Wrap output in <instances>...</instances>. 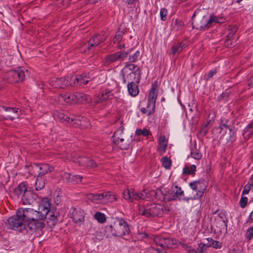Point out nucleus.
<instances>
[{
    "label": "nucleus",
    "mask_w": 253,
    "mask_h": 253,
    "mask_svg": "<svg viewBox=\"0 0 253 253\" xmlns=\"http://www.w3.org/2000/svg\"><path fill=\"white\" fill-rule=\"evenodd\" d=\"M23 211L28 227L26 229L30 230L31 234L44 227V220L46 217L44 212L31 208H23Z\"/></svg>",
    "instance_id": "1"
},
{
    "label": "nucleus",
    "mask_w": 253,
    "mask_h": 253,
    "mask_svg": "<svg viewBox=\"0 0 253 253\" xmlns=\"http://www.w3.org/2000/svg\"><path fill=\"white\" fill-rule=\"evenodd\" d=\"M24 215L23 211V208L18 209L16 214L8 218L6 222L7 227L10 229L26 232H30V230H27L26 221L25 220Z\"/></svg>",
    "instance_id": "2"
},
{
    "label": "nucleus",
    "mask_w": 253,
    "mask_h": 253,
    "mask_svg": "<svg viewBox=\"0 0 253 253\" xmlns=\"http://www.w3.org/2000/svg\"><path fill=\"white\" fill-rule=\"evenodd\" d=\"M113 235L123 237L128 235L130 233L129 225L124 219L116 218L112 224L110 225Z\"/></svg>",
    "instance_id": "3"
},
{
    "label": "nucleus",
    "mask_w": 253,
    "mask_h": 253,
    "mask_svg": "<svg viewBox=\"0 0 253 253\" xmlns=\"http://www.w3.org/2000/svg\"><path fill=\"white\" fill-rule=\"evenodd\" d=\"M54 117L60 122L68 125H70L75 127L83 126V123L85 121V118L81 116L72 115L70 117L65 115L61 112L56 111L54 113Z\"/></svg>",
    "instance_id": "4"
},
{
    "label": "nucleus",
    "mask_w": 253,
    "mask_h": 253,
    "mask_svg": "<svg viewBox=\"0 0 253 253\" xmlns=\"http://www.w3.org/2000/svg\"><path fill=\"white\" fill-rule=\"evenodd\" d=\"M163 206L160 204L152 203L146 206H139L138 213L146 217L160 216L163 212Z\"/></svg>",
    "instance_id": "5"
},
{
    "label": "nucleus",
    "mask_w": 253,
    "mask_h": 253,
    "mask_svg": "<svg viewBox=\"0 0 253 253\" xmlns=\"http://www.w3.org/2000/svg\"><path fill=\"white\" fill-rule=\"evenodd\" d=\"M124 127L121 126L114 133L112 137L113 143L121 149L127 150L130 145L127 137L124 133Z\"/></svg>",
    "instance_id": "6"
},
{
    "label": "nucleus",
    "mask_w": 253,
    "mask_h": 253,
    "mask_svg": "<svg viewBox=\"0 0 253 253\" xmlns=\"http://www.w3.org/2000/svg\"><path fill=\"white\" fill-rule=\"evenodd\" d=\"M193 27L198 30L204 29L210 27L209 17L202 16L201 14V10L197 9L194 13L192 17Z\"/></svg>",
    "instance_id": "7"
},
{
    "label": "nucleus",
    "mask_w": 253,
    "mask_h": 253,
    "mask_svg": "<svg viewBox=\"0 0 253 253\" xmlns=\"http://www.w3.org/2000/svg\"><path fill=\"white\" fill-rule=\"evenodd\" d=\"M26 168L29 169V172L36 176L42 177L46 173L51 172L53 170V168L51 167L48 164H34L31 166H25Z\"/></svg>",
    "instance_id": "8"
},
{
    "label": "nucleus",
    "mask_w": 253,
    "mask_h": 253,
    "mask_svg": "<svg viewBox=\"0 0 253 253\" xmlns=\"http://www.w3.org/2000/svg\"><path fill=\"white\" fill-rule=\"evenodd\" d=\"M171 193H168L165 195L164 199L168 201H177V200H183L188 202L190 200H193L191 197H183L181 198L182 196L184 195V191L182 190L181 188L177 185L172 186L171 188Z\"/></svg>",
    "instance_id": "9"
},
{
    "label": "nucleus",
    "mask_w": 253,
    "mask_h": 253,
    "mask_svg": "<svg viewBox=\"0 0 253 253\" xmlns=\"http://www.w3.org/2000/svg\"><path fill=\"white\" fill-rule=\"evenodd\" d=\"M207 182L206 181L201 179L198 181H195L189 183L190 188L196 191V195L194 198H192L193 200L198 199L203 195L204 193L207 188Z\"/></svg>",
    "instance_id": "10"
},
{
    "label": "nucleus",
    "mask_w": 253,
    "mask_h": 253,
    "mask_svg": "<svg viewBox=\"0 0 253 253\" xmlns=\"http://www.w3.org/2000/svg\"><path fill=\"white\" fill-rule=\"evenodd\" d=\"M157 92V85L155 84H152L148 96L147 107L150 109L148 113V115H150L155 109Z\"/></svg>",
    "instance_id": "11"
},
{
    "label": "nucleus",
    "mask_w": 253,
    "mask_h": 253,
    "mask_svg": "<svg viewBox=\"0 0 253 253\" xmlns=\"http://www.w3.org/2000/svg\"><path fill=\"white\" fill-rule=\"evenodd\" d=\"M27 74V70L23 67H18L15 70L10 71L8 72V76L12 81L16 83L25 80Z\"/></svg>",
    "instance_id": "12"
},
{
    "label": "nucleus",
    "mask_w": 253,
    "mask_h": 253,
    "mask_svg": "<svg viewBox=\"0 0 253 253\" xmlns=\"http://www.w3.org/2000/svg\"><path fill=\"white\" fill-rule=\"evenodd\" d=\"M128 55V52L125 51H120L107 55L105 59L104 62L106 64H110L116 61H123Z\"/></svg>",
    "instance_id": "13"
},
{
    "label": "nucleus",
    "mask_w": 253,
    "mask_h": 253,
    "mask_svg": "<svg viewBox=\"0 0 253 253\" xmlns=\"http://www.w3.org/2000/svg\"><path fill=\"white\" fill-rule=\"evenodd\" d=\"M73 161L78 164L79 166L88 169L95 168L97 166V163L92 159L84 156H79L78 158H73Z\"/></svg>",
    "instance_id": "14"
},
{
    "label": "nucleus",
    "mask_w": 253,
    "mask_h": 253,
    "mask_svg": "<svg viewBox=\"0 0 253 253\" xmlns=\"http://www.w3.org/2000/svg\"><path fill=\"white\" fill-rule=\"evenodd\" d=\"M123 197L126 200L133 202L135 200L144 199L145 196L143 193H139L133 189H127L124 192Z\"/></svg>",
    "instance_id": "15"
},
{
    "label": "nucleus",
    "mask_w": 253,
    "mask_h": 253,
    "mask_svg": "<svg viewBox=\"0 0 253 253\" xmlns=\"http://www.w3.org/2000/svg\"><path fill=\"white\" fill-rule=\"evenodd\" d=\"M2 108L6 114L0 117V120L9 119L12 121L19 118L20 110L18 108H7L4 106H2Z\"/></svg>",
    "instance_id": "16"
},
{
    "label": "nucleus",
    "mask_w": 253,
    "mask_h": 253,
    "mask_svg": "<svg viewBox=\"0 0 253 253\" xmlns=\"http://www.w3.org/2000/svg\"><path fill=\"white\" fill-rule=\"evenodd\" d=\"M71 217L76 224L81 225L84 221V211L81 209H77L71 208L70 210Z\"/></svg>",
    "instance_id": "17"
},
{
    "label": "nucleus",
    "mask_w": 253,
    "mask_h": 253,
    "mask_svg": "<svg viewBox=\"0 0 253 253\" xmlns=\"http://www.w3.org/2000/svg\"><path fill=\"white\" fill-rule=\"evenodd\" d=\"M122 74L123 76V82L124 84H126V82H133L136 78V75H137V78L138 80H140V71L139 68L135 70V72H126L125 69L122 70Z\"/></svg>",
    "instance_id": "18"
},
{
    "label": "nucleus",
    "mask_w": 253,
    "mask_h": 253,
    "mask_svg": "<svg viewBox=\"0 0 253 253\" xmlns=\"http://www.w3.org/2000/svg\"><path fill=\"white\" fill-rule=\"evenodd\" d=\"M104 33L102 32L100 34L95 35L88 42L87 46L90 50L93 47L98 45L100 42H103L106 39Z\"/></svg>",
    "instance_id": "19"
},
{
    "label": "nucleus",
    "mask_w": 253,
    "mask_h": 253,
    "mask_svg": "<svg viewBox=\"0 0 253 253\" xmlns=\"http://www.w3.org/2000/svg\"><path fill=\"white\" fill-rule=\"evenodd\" d=\"M49 82L50 84L55 88H64L68 86V81L66 80V77H53L50 79Z\"/></svg>",
    "instance_id": "20"
},
{
    "label": "nucleus",
    "mask_w": 253,
    "mask_h": 253,
    "mask_svg": "<svg viewBox=\"0 0 253 253\" xmlns=\"http://www.w3.org/2000/svg\"><path fill=\"white\" fill-rule=\"evenodd\" d=\"M50 209V200L47 198H42L40 202L38 210L41 211L42 213L44 212V215H46Z\"/></svg>",
    "instance_id": "21"
},
{
    "label": "nucleus",
    "mask_w": 253,
    "mask_h": 253,
    "mask_svg": "<svg viewBox=\"0 0 253 253\" xmlns=\"http://www.w3.org/2000/svg\"><path fill=\"white\" fill-rule=\"evenodd\" d=\"M37 197V195L33 193L31 191L28 190L21 197V200L23 204L30 205L36 200Z\"/></svg>",
    "instance_id": "22"
},
{
    "label": "nucleus",
    "mask_w": 253,
    "mask_h": 253,
    "mask_svg": "<svg viewBox=\"0 0 253 253\" xmlns=\"http://www.w3.org/2000/svg\"><path fill=\"white\" fill-rule=\"evenodd\" d=\"M86 197L87 200L96 204L104 203V192L101 194L88 193Z\"/></svg>",
    "instance_id": "23"
},
{
    "label": "nucleus",
    "mask_w": 253,
    "mask_h": 253,
    "mask_svg": "<svg viewBox=\"0 0 253 253\" xmlns=\"http://www.w3.org/2000/svg\"><path fill=\"white\" fill-rule=\"evenodd\" d=\"M168 140L165 136L161 135L159 137L158 150L161 154H163L166 152V148L168 146Z\"/></svg>",
    "instance_id": "24"
},
{
    "label": "nucleus",
    "mask_w": 253,
    "mask_h": 253,
    "mask_svg": "<svg viewBox=\"0 0 253 253\" xmlns=\"http://www.w3.org/2000/svg\"><path fill=\"white\" fill-rule=\"evenodd\" d=\"M90 98L88 95L82 92L74 93V103H83L85 101H89Z\"/></svg>",
    "instance_id": "25"
},
{
    "label": "nucleus",
    "mask_w": 253,
    "mask_h": 253,
    "mask_svg": "<svg viewBox=\"0 0 253 253\" xmlns=\"http://www.w3.org/2000/svg\"><path fill=\"white\" fill-rule=\"evenodd\" d=\"M59 100L63 101L67 104H71L74 103V93L68 92L62 93L60 94Z\"/></svg>",
    "instance_id": "26"
},
{
    "label": "nucleus",
    "mask_w": 253,
    "mask_h": 253,
    "mask_svg": "<svg viewBox=\"0 0 253 253\" xmlns=\"http://www.w3.org/2000/svg\"><path fill=\"white\" fill-rule=\"evenodd\" d=\"M127 90L129 94L133 97L136 96L139 93L137 85L133 82H130L128 83Z\"/></svg>",
    "instance_id": "27"
},
{
    "label": "nucleus",
    "mask_w": 253,
    "mask_h": 253,
    "mask_svg": "<svg viewBox=\"0 0 253 253\" xmlns=\"http://www.w3.org/2000/svg\"><path fill=\"white\" fill-rule=\"evenodd\" d=\"M28 191L27 187L24 182L20 183L18 187L14 189V192L18 197H22Z\"/></svg>",
    "instance_id": "28"
},
{
    "label": "nucleus",
    "mask_w": 253,
    "mask_h": 253,
    "mask_svg": "<svg viewBox=\"0 0 253 253\" xmlns=\"http://www.w3.org/2000/svg\"><path fill=\"white\" fill-rule=\"evenodd\" d=\"M113 93L112 91L107 89L102 91L101 95L99 96V101H103L108 99H111L112 98Z\"/></svg>",
    "instance_id": "29"
},
{
    "label": "nucleus",
    "mask_w": 253,
    "mask_h": 253,
    "mask_svg": "<svg viewBox=\"0 0 253 253\" xmlns=\"http://www.w3.org/2000/svg\"><path fill=\"white\" fill-rule=\"evenodd\" d=\"M45 218H46L47 222L49 224L50 226L54 225L57 221L56 215L54 214L53 211L50 210L46 215Z\"/></svg>",
    "instance_id": "30"
},
{
    "label": "nucleus",
    "mask_w": 253,
    "mask_h": 253,
    "mask_svg": "<svg viewBox=\"0 0 253 253\" xmlns=\"http://www.w3.org/2000/svg\"><path fill=\"white\" fill-rule=\"evenodd\" d=\"M228 136H226L225 135L223 136V138L225 137V139L227 142L232 143L235 140V130L234 128H229L228 130Z\"/></svg>",
    "instance_id": "31"
},
{
    "label": "nucleus",
    "mask_w": 253,
    "mask_h": 253,
    "mask_svg": "<svg viewBox=\"0 0 253 253\" xmlns=\"http://www.w3.org/2000/svg\"><path fill=\"white\" fill-rule=\"evenodd\" d=\"M207 240L209 247H212L215 249H220L222 247V243L219 241H215L211 238H207Z\"/></svg>",
    "instance_id": "32"
},
{
    "label": "nucleus",
    "mask_w": 253,
    "mask_h": 253,
    "mask_svg": "<svg viewBox=\"0 0 253 253\" xmlns=\"http://www.w3.org/2000/svg\"><path fill=\"white\" fill-rule=\"evenodd\" d=\"M117 200V198L115 195L111 194L110 192L109 191L104 192V203H112Z\"/></svg>",
    "instance_id": "33"
},
{
    "label": "nucleus",
    "mask_w": 253,
    "mask_h": 253,
    "mask_svg": "<svg viewBox=\"0 0 253 253\" xmlns=\"http://www.w3.org/2000/svg\"><path fill=\"white\" fill-rule=\"evenodd\" d=\"M190 154L191 157L196 160H200L202 157V153L195 145L191 148Z\"/></svg>",
    "instance_id": "34"
},
{
    "label": "nucleus",
    "mask_w": 253,
    "mask_h": 253,
    "mask_svg": "<svg viewBox=\"0 0 253 253\" xmlns=\"http://www.w3.org/2000/svg\"><path fill=\"white\" fill-rule=\"evenodd\" d=\"M45 186L44 179L42 177L37 176V180L35 182V188L36 190H40L42 189Z\"/></svg>",
    "instance_id": "35"
},
{
    "label": "nucleus",
    "mask_w": 253,
    "mask_h": 253,
    "mask_svg": "<svg viewBox=\"0 0 253 253\" xmlns=\"http://www.w3.org/2000/svg\"><path fill=\"white\" fill-rule=\"evenodd\" d=\"M209 21L210 23V27L211 26L212 24L213 23H222L224 21V19L222 17H218L215 15H211L210 17H209Z\"/></svg>",
    "instance_id": "36"
},
{
    "label": "nucleus",
    "mask_w": 253,
    "mask_h": 253,
    "mask_svg": "<svg viewBox=\"0 0 253 253\" xmlns=\"http://www.w3.org/2000/svg\"><path fill=\"white\" fill-rule=\"evenodd\" d=\"M89 81V78L86 75H78V85L86 84Z\"/></svg>",
    "instance_id": "37"
},
{
    "label": "nucleus",
    "mask_w": 253,
    "mask_h": 253,
    "mask_svg": "<svg viewBox=\"0 0 253 253\" xmlns=\"http://www.w3.org/2000/svg\"><path fill=\"white\" fill-rule=\"evenodd\" d=\"M66 80L68 81V86L78 85V75H73L70 77H66Z\"/></svg>",
    "instance_id": "38"
},
{
    "label": "nucleus",
    "mask_w": 253,
    "mask_h": 253,
    "mask_svg": "<svg viewBox=\"0 0 253 253\" xmlns=\"http://www.w3.org/2000/svg\"><path fill=\"white\" fill-rule=\"evenodd\" d=\"M183 45L184 44L182 42H179L176 45H174L171 48L172 54L174 55L180 52L183 49Z\"/></svg>",
    "instance_id": "39"
},
{
    "label": "nucleus",
    "mask_w": 253,
    "mask_h": 253,
    "mask_svg": "<svg viewBox=\"0 0 253 253\" xmlns=\"http://www.w3.org/2000/svg\"><path fill=\"white\" fill-rule=\"evenodd\" d=\"M165 242L166 246H165V248H173L177 244V241L176 240L169 238H166Z\"/></svg>",
    "instance_id": "40"
},
{
    "label": "nucleus",
    "mask_w": 253,
    "mask_h": 253,
    "mask_svg": "<svg viewBox=\"0 0 253 253\" xmlns=\"http://www.w3.org/2000/svg\"><path fill=\"white\" fill-rule=\"evenodd\" d=\"M196 170V166L192 165L190 167H186L183 169V172L185 174H193Z\"/></svg>",
    "instance_id": "41"
},
{
    "label": "nucleus",
    "mask_w": 253,
    "mask_h": 253,
    "mask_svg": "<svg viewBox=\"0 0 253 253\" xmlns=\"http://www.w3.org/2000/svg\"><path fill=\"white\" fill-rule=\"evenodd\" d=\"M161 163L162 166L166 169H169L171 166V161L170 159L167 157H164L161 159Z\"/></svg>",
    "instance_id": "42"
},
{
    "label": "nucleus",
    "mask_w": 253,
    "mask_h": 253,
    "mask_svg": "<svg viewBox=\"0 0 253 253\" xmlns=\"http://www.w3.org/2000/svg\"><path fill=\"white\" fill-rule=\"evenodd\" d=\"M253 133V122L251 123L248 126L244 129L243 135L245 136H250Z\"/></svg>",
    "instance_id": "43"
},
{
    "label": "nucleus",
    "mask_w": 253,
    "mask_h": 253,
    "mask_svg": "<svg viewBox=\"0 0 253 253\" xmlns=\"http://www.w3.org/2000/svg\"><path fill=\"white\" fill-rule=\"evenodd\" d=\"M94 218L98 222L102 223L106 221L105 216L104 213L100 212H97L94 215Z\"/></svg>",
    "instance_id": "44"
},
{
    "label": "nucleus",
    "mask_w": 253,
    "mask_h": 253,
    "mask_svg": "<svg viewBox=\"0 0 253 253\" xmlns=\"http://www.w3.org/2000/svg\"><path fill=\"white\" fill-rule=\"evenodd\" d=\"M83 177L80 175H74L71 177V179L69 181L70 183L76 184L81 182L82 180Z\"/></svg>",
    "instance_id": "45"
},
{
    "label": "nucleus",
    "mask_w": 253,
    "mask_h": 253,
    "mask_svg": "<svg viewBox=\"0 0 253 253\" xmlns=\"http://www.w3.org/2000/svg\"><path fill=\"white\" fill-rule=\"evenodd\" d=\"M138 67L136 65L132 64H127L123 69L126 70V72H135V70Z\"/></svg>",
    "instance_id": "46"
},
{
    "label": "nucleus",
    "mask_w": 253,
    "mask_h": 253,
    "mask_svg": "<svg viewBox=\"0 0 253 253\" xmlns=\"http://www.w3.org/2000/svg\"><path fill=\"white\" fill-rule=\"evenodd\" d=\"M124 33L123 31H121L120 29L116 33L115 37L114 38L113 41L114 43L118 42L121 41L123 36Z\"/></svg>",
    "instance_id": "47"
},
{
    "label": "nucleus",
    "mask_w": 253,
    "mask_h": 253,
    "mask_svg": "<svg viewBox=\"0 0 253 253\" xmlns=\"http://www.w3.org/2000/svg\"><path fill=\"white\" fill-rule=\"evenodd\" d=\"M245 237L248 240L250 241L253 238V225L249 227L245 233Z\"/></svg>",
    "instance_id": "48"
},
{
    "label": "nucleus",
    "mask_w": 253,
    "mask_h": 253,
    "mask_svg": "<svg viewBox=\"0 0 253 253\" xmlns=\"http://www.w3.org/2000/svg\"><path fill=\"white\" fill-rule=\"evenodd\" d=\"M150 131L147 128H144L143 130L141 129H137L135 131V134L137 135H143L147 136L149 135Z\"/></svg>",
    "instance_id": "49"
},
{
    "label": "nucleus",
    "mask_w": 253,
    "mask_h": 253,
    "mask_svg": "<svg viewBox=\"0 0 253 253\" xmlns=\"http://www.w3.org/2000/svg\"><path fill=\"white\" fill-rule=\"evenodd\" d=\"M140 56V52L139 51H136L134 53H133L131 56H130L129 58V61L130 63L135 62L138 59Z\"/></svg>",
    "instance_id": "50"
},
{
    "label": "nucleus",
    "mask_w": 253,
    "mask_h": 253,
    "mask_svg": "<svg viewBox=\"0 0 253 253\" xmlns=\"http://www.w3.org/2000/svg\"><path fill=\"white\" fill-rule=\"evenodd\" d=\"M208 247L209 246H208V243H200L199 244V251H198V253H204Z\"/></svg>",
    "instance_id": "51"
},
{
    "label": "nucleus",
    "mask_w": 253,
    "mask_h": 253,
    "mask_svg": "<svg viewBox=\"0 0 253 253\" xmlns=\"http://www.w3.org/2000/svg\"><path fill=\"white\" fill-rule=\"evenodd\" d=\"M167 15H168L167 9L165 8H162L160 10L161 19L162 21H165L167 19Z\"/></svg>",
    "instance_id": "52"
},
{
    "label": "nucleus",
    "mask_w": 253,
    "mask_h": 253,
    "mask_svg": "<svg viewBox=\"0 0 253 253\" xmlns=\"http://www.w3.org/2000/svg\"><path fill=\"white\" fill-rule=\"evenodd\" d=\"M61 176L63 180H66L68 183H69V181L71 179L72 176L70 173L63 172L61 173Z\"/></svg>",
    "instance_id": "53"
},
{
    "label": "nucleus",
    "mask_w": 253,
    "mask_h": 253,
    "mask_svg": "<svg viewBox=\"0 0 253 253\" xmlns=\"http://www.w3.org/2000/svg\"><path fill=\"white\" fill-rule=\"evenodd\" d=\"M183 248L185 249L187 253H198V251H196L193 248L186 245H183Z\"/></svg>",
    "instance_id": "54"
},
{
    "label": "nucleus",
    "mask_w": 253,
    "mask_h": 253,
    "mask_svg": "<svg viewBox=\"0 0 253 253\" xmlns=\"http://www.w3.org/2000/svg\"><path fill=\"white\" fill-rule=\"evenodd\" d=\"M216 73V71L215 69H212V70L209 72V73L205 75V79L206 80L208 81L210 80L211 78L213 77V76Z\"/></svg>",
    "instance_id": "55"
},
{
    "label": "nucleus",
    "mask_w": 253,
    "mask_h": 253,
    "mask_svg": "<svg viewBox=\"0 0 253 253\" xmlns=\"http://www.w3.org/2000/svg\"><path fill=\"white\" fill-rule=\"evenodd\" d=\"M248 199L247 197H242L240 201V204L241 208H244L246 207L248 202Z\"/></svg>",
    "instance_id": "56"
},
{
    "label": "nucleus",
    "mask_w": 253,
    "mask_h": 253,
    "mask_svg": "<svg viewBox=\"0 0 253 253\" xmlns=\"http://www.w3.org/2000/svg\"><path fill=\"white\" fill-rule=\"evenodd\" d=\"M209 125V122H207L206 124L204 125L201 129V132L203 135H206L208 131V126Z\"/></svg>",
    "instance_id": "57"
},
{
    "label": "nucleus",
    "mask_w": 253,
    "mask_h": 253,
    "mask_svg": "<svg viewBox=\"0 0 253 253\" xmlns=\"http://www.w3.org/2000/svg\"><path fill=\"white\" fill-rule=\"evenodd\" d=\"M71 0H58L59 6L66 7L70 3Z\"/></svg>",
    "instance_id": "58"
},
{
    "label": "nucleus",
    "mask_w": 253,
    "mask_h": 253,
    "mask_svg": "<svg viewBox=\"0 0 253 253\" xmlns=\"http://www.w3.org/2000/svg\"><path fill=\"white\" fill-rule=\"evenodd\" d=\"M253 189V187L251 185H250L249 184H247L244 187L243 192L242 194H247L249 193L250 190Z\"/></svg>",
    "instance_id": "59"
},
{
    "label": "nucleus",
    "mask_w": 253,
    "mask_h": 253,
    "mask_svg": "<svg viewBox=\"0 0 253 253\" xmlns=\"http://www.w3.org/2000/svg\"><path fill=\"white\" fill-rule=\"evenodd\" d=\"M163 238L162 236H155L153 238V241L156 245L159 246Z\"/></svg>",
    "instance_id": "60"
},
{
    "label": "nucleus",
    "mask_w": 253,
    "mask_h": 253,
    "mask_svg": "<svg viewBox=\"0 0 253 253\" xmlns=\"http://www.w3.org/2000/svg\"><path fill=\"white\" fill-rule=\"evenodd\" d=\"M224 128H228L229 129V128H231L230 127H229V126L225 123H221L220 124V127L219 128H218V129H220V133H221L222 131L223 130V129Z\"/></svg>",
    "instance_id": "61"
},
{
    "label": "nucleus",
    "mask_w": 253,
    "mask_h": 253,
    "mask_svg": "<svg viewBox=\"0 0 253 253\" xmlns=\"http://www.w3.org/2000/svg\"><path fill=\"white\" fill-rule=\"evenodd\" d=\"M227 37H229V38H230L231 37V36H230V35H228L227 36ZM224 45L225 46H226L227 47H229L232 46L233 45V44L232 42L230 41V40L229 39H228L225 42Z\"/></svg>",
    "instance_id": "62"
},
{
    "label": "nucleus",
    "mask_w": 253,
    "mask_h": 253,
    "mask_svg": "<svg viewBox=\"0 0 253 253\" xmlns=\"http://www.w3.org/2000/svg\"><path fill=\"white\" fill-rule=\"evenodd\" d=\"M233 253H244V251L240 248L234 249L233 250Z\"/></svg>",
    "instance_id": "63"
},
{
    "label": "nucleus",
    "mask_w": 253,
    "mask_h": 253,
    "mask_svg": "<svg viewBox=\"0 0 253 253\" xmlns=\"http://www.w3.org/2000/svg\"><path fill=\"white\" fill-rule=\"evenodd\" d=\"M248 85L250 87L253 86V75L249 79L248 81Z\"/></svg>",
    "instance_id": "64"
}]
</instances>
